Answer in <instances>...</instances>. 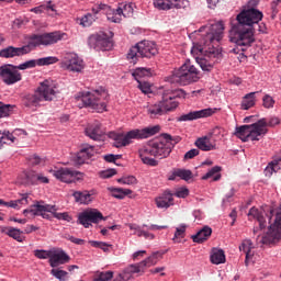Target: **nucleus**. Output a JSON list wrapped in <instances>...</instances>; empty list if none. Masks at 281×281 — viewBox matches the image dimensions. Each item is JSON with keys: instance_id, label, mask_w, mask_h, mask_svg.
<instances>
[{"instance_id": "nucleus-1", "label": "nucleus", "mask_w": 281, "mask_h": 281, "mask_svg": "<svg viewBox=\"0 0 281 281\" xmlns=\"http://www.w3.org/2000/svg\"><path fill=\"white\" fill-rule=\"evenodd\" d=\"M223 32H225V24L218 21L189 34V38L193 41L191 54L202 71H212L214 65L221 60V49L214 45L221 43Z\"/></svg>"}, {"instance_id": "nucleus-2", "label": "nucleus", "mask_w": 281, "mask_h": 281, "mask_svg": "<svg viewBox=\"0 0 281 281\" xmlns=\"http://www.w3.org/2000/svg\"><path fill=\"white\" fill-rule=\"evenodd\" d=\"M263 16L262 11L255 8L244 10L237 14V23L233 24L229 31L231 43L240 47L241 52H247L248 47L256 41L251 26L260 23Z\"/></svg>"}, {"instance_id": "nucleus-3", "label": "nucleus", "mask_w": 281, "mask_h": 281, "mask_svg": "<svg viewBox=\"0 0 281 281\" xmlns=\"http://www.w3.org/2000/svg\"><path fill=\"white\" fill-rule=\"evenodd\" d=\"M58 95V82L52 79H45L35 89L33 94H27L23 99V104L26 109L36 111L42 102H52Z\"/></svg>"}, {"instance_id": "nucleus-4", "label": "nucleus", "mask_w": 281, "mask_h": 281, "mask_svg": "<svg viewBox=\"0 0 281 281\" xmlns=\"http://www.w3.org/2000/svg\"><path fill=\"white\" fill-rule=\"evenodd\" d=\"M76 100L81 102V104H79L80 109L86 106L87 109L97 111V113H104V111H106V103L109 102V92L103 88L79 92L76 95Z\"/></svg>"}, {"instance_id": "nucleus-5", "label": "nucleus", "mask_w": 281, "mask_h": 281, "mask_svg": "<svg viewBox=\"0 0 281 281\" xmlns=\"http://www.w3.org/2000/svg\"><path fill=\"white\" fill-rule=\"evenodd\" d=\"M157 44L151 41H142L132 46L127 52V60L133 65H137V60L140 58H153L158 54Z\"/></svg>"}, {"instance_id": "nucleus-6", "label": "nucleus", "mask_w": 281, "mask_h": 281, "mask_svg": "<svg viewBox=\"0 0 281 281\" xmlns=\"http://www.w3.org/2000/svg\"><path fill=\"white\" fill-rule=\"evenodd\" d=\"M60 41H67V33L63 31H54L43 34H33L29 37V45L31 46V52L43 45L44 47H49L60 43Z\"/></svg>"}, {"instance_id": "nucleus-7", "label": "nucleus", "mask_w": 281, "mask_h": 281, "mask_svg": "<svg viewBox=\"0 0 281 281\" xmlns=\"http://www.w3.org/2000/svg\"><path fill=\"white\" fill-rule=\"evenodd\" d=\"M172 78L173 82H178L186 87V85H192V82H196L199 80V69L192 65L190 59H187L179 69L173 71Z\"/></svg>"}, {"instance_id": "nucleus-8", "label": "nucleus", "mask_w": 281, "mask_h": 281, "mask_svg": "<svg viewBox=\"0 0 281 281\" xmlns=\"http://www.w3.org/2000/svg\"><path fill=\"white\" fill-rule=\"evenodd\" d=\"M235 135L241 142H260L265 137V130L262 123L255 122L250 125L236 127Z\"/></svg>"}, {"instance_id": "nucleus-9", "label": "nucleus", "mask_w": 281, "mask_h": 281, "mask_svg": "<svg viewBox=\"0 0 281 281\" xmlns=\"http://www.w3.org/2000/svg\"><path fill=\"white\" fill-rule=\"evenodd\" d=\"M187 95L188 94L183 89L172 90L170 88H165L162 90V97L160 100V104L165 113H170L171 111H175L179 106V101H177V98L186 99Z\"/></svg>"}, {"instance_id": "nucleus-10", "label": "nucleus", "mask_w": 281, "mask_h": 281, "mask_svg": "<svg viewBox=\"0 0 281 281\" xmlns=\"http://www.w3.org/2000/svg\"><path fill=\"white\" fill-rule=\"evenodd\" d=\"M281 238V204L277 209L276 218L273 225L269 226L268 233L263 235L261 238L260 236L257 237V243L259 245H274Z\"/></svg>"}, {"instance_id": "nucleus-11", "label": "nucleus", "mask_w": 281, "mask_h": 281, "mask_svg": "<svg viewBox=\"0 0 281 281\" xmlns=\"http://www.w3.org/2000/svg\"><path fill=\"white\" fill-rule=\"evenodd\" d=\"M144 153L151 157H156L157 159H166V157L170 156L172 149L166 142L151 140L144 147Z\"/></svg>"}, {"instance_id": "nucleus-12", "label": "nucleus", "mask_w": 281, "mask_h": 281, "mask_svg": "<svg viewBox=\"0 0 281 281\" xmlns=\"http://www.w3.org/2000/svg\"><path fill=\"white\" fill-rule=\"evenodd\" d=\"M0 78L4 85L11 87L23 80V75L19 71V68L12 64H4L0 66Z\"/></svg>"}, {"instance_id": "nucleus-13", "label": "nucleus", "mask_w": 281, "mask_h": 281, "mask_svg": "<svg viewBox=\"0 0 281 281\" xmlns=\"http://www.w3.org/2000/svg\"><path fill=\"white\" fill-rule=\"evenodd\" d=\"M88 45L95 52H110L113 49V41L106 35V33H95L89 36Z\"/></svg>"}, {"instance_id": "nucleus-14", "label": "nucleus", "mask_w": 281, "mask_h": 281, "mask_svg": "<svg viewBox=\"0 0 281 281\" xmlns=\"http://www.w3.org/2000/svg\"><path fill=\"white\" fill-rule=\"evenodd\" d=\"M160 127L158 125L145 127L142 130H132L125 134V140H127V146L133 144V139H148L153 135L159 133Z\"/></svg>"}, {"instance_id": "nucleus-15", "label": "nucleus", "mask_w": 281, "mask_h": 281, "mask_svg": "<svg viewBox=\"0 0 281 281\" xmlns=\"http://www.w3.org/2000/svg\"><path fill=\"white\" fill-rule=\"evenodd\" d=\"M100 221H104V216L98 209H90L83 211L78 216V224L83 225L86 228L91 227V223H100Z\"/></svg>"}, {"instance_id": "nucleus-16", "label": "nucleus", "mask_w": 281, "mask_h": 281, "mask_svg": "<svg viewBox=\"0 0 281 281\" xmlns=\"http://www.w3.org/2000/svg\"><path fill=\"white\" fill-rule=\"evenodd\" d=\"M47 212H56V206L49 204H41L37 202L36 204H33L29 209L24 210L23 214L24 216H42V218H49Z\"/></svg>"}, {"instance_id": "nucleus-17", "label": "nucleus", "mask_w": 281, "mask_h": 281, "mask_svg": "<svg viewBox=\"0 0 281 281\" xmlns=\"http://www.w3.org/2000/svg\"><path fill=\"white\" fill-rule=\"evenodd\" d=\"M216 113V109L206 108L198 111H191L187 114H182L177 117V122H194V120H201L203 117H211Z\"/></svg>"}, {"instance_id": "nucleus-18", "label": "nucleus", "mask_w": 281, "mask_h": 281, "mask_svg": "<svg viewBox=\"0 0 281 281\" xmlns=\"http://www.w3.org/2000/svg\"><path fill=\"white\" fill-rule=\"evenodd\" d=\"M52 172L53 177L63 183H74L76 182V179H78V176L81 175L79 171L67 167L53 170Z\"/></svg>"}, {"instance_id": "nucleus-19", "label": "nucleus", "mask_w": 281, "mask_h": 281, "mask_svg": "<svg viewBox=\"0 0 281 281\" xmlns=\"http://www.w3.org/2000/svg\"><path fill=\"white\" fill-rule=\"evenodd\" d=\"M63 65L68 71H75L77 74H80L85 69V61L75 53L67 54L63 60Z\"/></svg>"}, {"instance_id": "nucleus-20", "label": "nucleus", "mask_w": 281, "mask_h": 281, "mask_svg": "<svg viewBox=\"0 0 281 281\" xmlns=\"http://www.w3.org/2000/svg\"><path fill=\"white\" fill-rule=\"evenodd\" d=\"M32 52L30 42L21 47L8 46L0 50V58H14L16 56H25Z\"/></svg>"}, {"instance_id": "nucleus-21", "label": "nucleus", "mask_w": 281, "mask_h": 281, "mask_svg": "<svg viewBox=\"0 0 281 281\" xmlns=\"http://www.w3.org/2000/svg\"><path fill=\"white\" fill-rule=\"evenodd\" d=\"M71 260V257L66 254L63 249H53L50 250V259L48 260L49 266L53 269L60 267V265H67Z\"/></svg>"}, {"instance_id": "nucleus-22", "label": "nucleus", "mask_w": 281, "mask_h": 281, "mask_svg": "<svg viewBox=\"0 0 281 281\" xmlns=\"http://www.w3.org/2000/svg\"><path fill=\"white\" fill-rule=\"evenodd\" d=\"M85 133L87 137L93 139V142H100L102 140V137H104V131H102V123H100V121H94L88 124Z\"/></svg>"}, {"instance_id": "nucleus-23", "label": "nucleus", "mask_w": 281, "mask_h": 281, "mask_svg": "<svg viewBox=\"0 0 281 281\" xmlns=\"http://www.w3.org/2000/svg\"><path fill=\"white\" fill-rule=\"evenodd\" d=\"M93 155H95V147L89 144H83L81 145L79 153H77L76 164H78V166H82V164H87Z\"/></svg>"}, {"instance_id": "nucleus-24", "label": "nucleus", "mask_w": 281, "mask_h": 281, "mask_svg": "<svg viewBox=\"0 0 281 281\" xmlns=\"http://www.w3.org/2000/svg\"><path fill=\"white\" fill-rule=\"evenodd\" d=\"M150 75V70L146 69V68H137L136 70H134V72L132 74V76L135 78V80L138 82V89L145 93L148 94L150 93V83L146 82V81H140L139 78H144L146 76Z\"/></svg>"}, {"instance_id": "nucleus-25", "label": "nucleus", "mask_w": 281, "mask_h": 281, "mask_svg": "<svg viewBox=\"0 0 281 281\" xmlns=\"http://www.w3.org/2000/svg\"><path fill=\"white\" fill-rule=\"evenodd\" d=\"M98 194V191L95 189H92L90 191H75L72 193V196L76 201V203H79L80 205H89L93 201V196Z\"/></svg>"}, {"instance_id": "nucleus-26", "label": "nucleus", "mask_w": 281, "mask_h": 281, "mask_svg": "<svg viewBox=\"0 0 281 281\" xmlns=\"http://www.w3.org/2000/svg\"><path fill=\"white\" fill-rule=\"evenodd\" d=\"M248 216L249 218H256V221H258L260 229L267 228V221L271 223V217L266 215L265 211H259L256 207L249 210Z\"/></svg>"}, {"instance_id": "nucleus-27", "label": "nucleus", "mask_w": 281, "mask_h": 281, "mask_svg": "<svg viewBox=\"0 0 281 281\" xmlns=\"http://www.w3.org/2000/svg\"><path fill=\"white\" fill-rule=\"evenodd\" d=\"M173 194L170 191H165L162 194L155 199L156 206L159 210H168V207L175 205Z\"/></svg>"}, {"instance_id": "nucleus-28", "label": "nucleus", "mask_w": 281, "mask_h": 281, "mask_svg": "<svg viewBox=\"0 0 281 281\" xmlns=\"http://www.w3.org/2000/svg\"><path fill=\"white\" fill-rule=\"evenodd\" d=\"M103 10V14H105L108 21H110V23H122V13L119 9V7L116 9L111 8V5H102L101 7Z\"/></svg>"}, {"instance_id": "nucleus-29", "label": "nucleus", "mask_w": 281, "mask_h": 281, "mask_svg": "<svg viewBox=\"0 0 281 281\" xmlns=\"http://www.w3.org/2000/svg\"><path fill=\"white\" fill-rule=\"evenodd\" d=\"M128 228L131 232H134V236H138V238H145L146 240H155V234L146 231V226L137 225V224H128Z\"/></svg>"}, {"instance_id": "nucleus-30", "label": "nucleus", "mask_w": 281, "mask_h": 281, "mask_svg": "<svg viewBox=\"0 0 281 281\" xmlns=\"http://www.w3.org/2000/svg\"><path fill=\"white\" fill-rule=\"evenodd\" d=\"M194 144L199 150H203L204 153L216 150V144H213L207 136L198 138Z\"/></svg>"}, {"instance_id": "nucleus-31", "label": "nucleus", "mask_w": 281, "mask_h": 281, "mask_svg": "<svg viewBox=\"0 0 281 281\" xmlns=\"http://www.w3.org/2000/svg\"><path fill=\"white\" fill-rule=\"evenodd\" d=\"M26 179H27V183H31L32 186H38V183H49V178L36 171L27 172Z\"/></svg>"}, {"instance_id": "nucleus-32", "label": "nucleus", "mask_w": 281, "mask_h": 281, "mask_svg": "<svg viewBox=\"0 0 281 281\" xmlns=\"http://www.w3.org/2000/svg\"><path fill=\"white\" fill-rule=\"evenodd\" d=\"M254 243H251V239H244L239 245V251H244V254H246V266L249 265V260H251V258L254 257V252H251Z\"/></svg>"}, {"instance_id": "nucleus-33", "label": "nucleus", "mask_w": 281, "mask_h": 281, "mask_svg": "<svg viewBox=\"0 0 281 281\" xmlns=\"http://www.w3.org/2000/svg\"><path fill=\"white\" fill-rule=\"evenodd\" d=\"M212 236V228L210 226H204L195 235H192L191 238L193 243H205L207 238Z\"/></svg>"}, {"instance_id": "nucleus-34", "label": "nucleus", "mask_w": 281, "mask_h": 281, "mask_svg": "<svg viewBox=\"0 0 281 281\" xmlns=\"http://www.w3.org/2000/svg\"><path fill=\"white\" fill-rule=\"evenodd\" d=\"M29 199H30V195L27 193H24L22 194L21 199L11 200L4 203V206L12 207L13 210H21L23 205H27V203H30Z\"/></svg>"}, {"instance_id": "nucleus-35", "label": "nucleus", "mask_w": 281, "mask_h": 281, "mask_svg": "<svg viewBox=\"0 0 281 281\" xmlns=\"http://www.w3.org/2000/svg\"><path fill=\"white\" fill-rule=\"evenodd\" d=\"M256 93L258 92H250L243 98L240 103V109L243 111H249V109H252V106H256Z\"/></svg>"}, {"instance_id": "nucleus-36", "label": "nucleus", "mask_w": 281, "mask_h": 281, "mask_svg": "<svg viewBox=\"0 0 281 281\" xmlns=\"http://www.w3.org/2000/svg\"><path fill=\"white\" fill-rule=\"evenodd\" d=\"M260 123L265 130V133H263V137H265V135H267L269 133V128H267V127L269 126L270 128H273V126H278V124H280V117L271 116L269 120L263 117V119H260L257 121V124H260Z\"/></svg>"}, {"instance_id": "nucleus-37", "label": "nucleus", "mask_w": 281, "mask_h": 281, "mask_svg": "<svg viewBox=\"0 0 281 281\" xmlns=\"http://www.w3.org/2000/svg\"><path fill=\"white\" fill-rule=\"evenodd\" d=\"M159 260V251L153 252L149 257H147L145 260L138 262V267L142 270V273H144V269L146 267H155Z\"/></svg>"}, {"instance_id": "nucleus-38", "label": "nucleus", "mask_w": 281, "mask_h": 281, "mask_svg": "<svg viewBox=\"0 0 281 281\" xmlns=\"http://www.w3.org/2000/svg\"><path fill=\"white\" fill-rule=\"evenodd\" d=\"M109 137L110 139H113V146H115V148H123L124 146H128L126 134L111 132Z\"/></svg>"}, {"instance_id": "nucleus-39", "label": "nucleus", "mask_w": 281, "mask_h": 281, "mask_svg": "<svg viewBox=\"0 0 281 281\" xmlns=\"http://www.w3.org/2000/svg\"><path fill=\"white\" fill-rule=\"evenodd\" d=\"M281 170V156L273 158L271 162L265 168L266 177H271L273 172Z\"/></svg>"}, {"instance_id": "nucleus-40", "label": "nucleus", "mask_w": 281, "mask_h": 281, "mask_svg": "<svg viewBox=\"0 0 281 281\" xmlns=\"http://www.w3.org/2000/svg\"><path fill=\"white\" fill-rule=\"evenodd\" d=\"M221 170H223L221 166L212 167L204 176H202V180L207 181V179H213V181H221Z\"/></svg>"}, {"instance_id": "nucleus-41", "label": "nucleus", "mask_w": 281, "mask_h": 281, "mask_svg": "<svg viewBox=\"0 0 281 281\" xmlns=\"http://www.w3.org/2000/svg\"><path fill=\"white\" fill-rule=\"evenodd\" d=\"M225 251L223 249L214 248L211 254L212 265H225Z\"/></svg>"}, {"instance_id": "nucleus-42", "label": "nucleus", "mask_w": 281, "mask_h": 281, "mask_svg": "<svg viewBox=\"0 0 281 281\" xmlns=\"http://www.w3.org/2000/svg\"><path fill=\"white\" fill-rule=\"evenodd\" d=\"M109 192L112 193V196L114 199H124L126 196H128V194H133V191L131 189H122V188H113V187H110L108 188Z\"/></svg>"}, {"instance_id": "nucleus-43", "label": "nucleus", "mask_w": 281, "mask_h": 281, "mask_svg": "<svg viewBox=\"0 0 281 281\" xmlns=\"http://www.w3.org/2000/svg\"><path fill=\"white\" fill-rule=\"evenodd\" d=\"M147 111L150 117H160L161 115H166V111L164 110L160 101L158 103L149 105Z\"/></svg>"}, {"instance_id": "nucleus-44", "label": "nucleus", "mask_w": 281, "mask_h": 281, "mask_svg": "<svg viewBox=\"0 0 281 281\" xmlns=\"http://www.w3.org/2000/svg\"><path fill=\"white\" fill-rule=\"evenodd\" d=\"M135 4L133 3H120L119 4V11H121V15L123 16V19H131V16H133V12Z\"/></svg>"}, {"instance_id": "nucleus-45", "label": "nucleus", "mask_w": 281, "mask_h": 281, "mask_svg": "<svg viewBox=\"0 0 281 281\" xmlns=\"http://www.w3.org/2000/svg\"><path fill=\"white\" fill-rule=\"evenodd\" d=\"M88 243L91 247H94V249H101L104 254H110L111 249H113V245L105 241L89 240Z\"/></svg>"}, {"instance_id": "nucleus-46", "label": "nucleus", "mask_w": 281, "mask_h": 281, "mask_svg": "<svg viewBox=\"0 0 281 281\" xmlns=\"http://www.w3.org/2000/svg\"><path fill=\"white\" fill-rule=\"evenodd\" d=\"M97 20L98 15H94L93 13H87L80 18L79 25H82V27H91V25H93Z\"/></svg>"}, {"instance_id": "nucleus-47", "label": "nucleus", "mask_w": 281, "mask_h": 281, "mask_svg": "<svg viewBox=\"0 0 281 281\" xmlns=\"http://www.w3.org/2000/svg\"><path fill=\"white\" fill-rule=\"evenodd\" d=\"M188 229V225L180 224L176 227V232L173 235V243H181V238H186V231Z\"/></svg>"}, {"instance_id": "nucleus-48", "label": "nucleus", "mask_w": 281, "mask_h": 281, "mask_svg": "<svg viewBox=\"0 0 281 281\" xmlns=\"http://www.w3.org/2000/svg\"><path fill=\"white\" fill-rule=\"evenodd\" d=\"M148 155L150 154H146L144 148L139 151V157L143 164H145V166H151L153 168H155V166H159V161L155 158L148 157Z\"/></svg>"}, {"instance_id": "nucleus-49", "label": "nucleus", "mask_w": 281, "mask_h": 281, "mask_svg": "<svg viewBox=\"0 0 281 281\" xmlns=\"http://www.w3.org/2000/svg\"><path fill=\"white\" fill-rule=\"evenodd\" d=\"M14 142H16L14 134L10 132H0V148H3L4 144H14Z\"/></svg>"}, {"instance_id": "nucleus-50", "label": "nucleus", "mask_w": 281, "mask_h": 281, "mask_svg": "<svg viewBox=\"0 0 281 281\" xmlns=\"http://www.w3.org/2000/svg\"><path fill=\"white\" fill-rule=\"evenodd\" d=\"M23 232L18 228L9 227L7 228L5 235L10 236V238H13L14 240H18V243H23V236H21Z\"/></svg>"}, {"instance_id": "nucleus-51", "label": "nucleus", "mask_w": 281, "mask_h": 281, "mask_svg": "<svg viewBox=\"0 0 281 281\" xmlns=\"http://www.w3.org/2000/svg\"><path fill=\"white\" fill-rule=\"evenodd\" d=\"M37 67H45L47 65H56L58 63V57L48 56L36 59Z\"/></svg>"}, {"instance_id": "nucleus-52", "label": "nucleus", "mask_w": 281, "mask_h": 281, "mask_svg": "<svg viewBox=\"0 0 281 281\" xmlns=\"http://www.w3.org/2000/svg\"><path fill=\"white\" fill-rule=\"evenodd\" d=\"M50 274L58 281H67L69 279V272L60 269H52Z\"/></svg>"}, {"instance_id": "nucleus-53", "label": "nucleus", "mask_w": 281, "mask_h": 281, "mask_svg": "<svg viewBox=\"0 0 281 281\" xmlns=\"http://www.w3.org/2000/svg\"><path fill=\"white\" fill-rule=\"evenodd\" d=\"M12 111H14V105L5 104L0 101V117H9Z\"/></svg>"}, {"instance_id": "nucleus-54", "label": "nucleus", "mask_w": 281, "mask_h": 281, "mask_svg": "<svg viewBox=\"0 0 281 281\" xmlns=\"http://www.w3.org/2000/svg\"><path fill=\"white\" fill-rule=\"evenodd\" d=\"M15 67H18V70L20 71H25V69H34V67H38V64L36 59H30Z\"/></svg>"}, {"instance_id": "nucleus-55", "label": "nucleus", "mask_w": 281, "mask_h": 281, "mask_svg": "<svg viewBox=\"0 0 281 281\" xmlns=\"http://www.w3.org/2000/svg\"><path fill=\"white\" fill-rule=\"evenodd\" d=\"M176 175L183 181H190L192 179V171L190 169H176Z\"/></svg>"}, {"instance_id": "nucleus-56", "label": "nucleus", "mask_w": 281, "mask_h": 281, "mask_svg": "<svg viewBox=\"0 0 281 281\" xmlns=\"http://www.w3.org/2000/svg\"><path fill=\"white\" fill-rule=\"evenodd\" d=\"M262 106L263 109H273L276 106V99L270 94H265L262 97Z\"/></svg>"}, {"instance_id": "nucleus-57", "label": "nucleus", "mask_w": 281, "mask_h": 281, "mask_svg": "<svg viewBox=\"0 0 281 281\" xmlns=\"http://www.w3.org/2000/svg\"><path fill=\"white\" fill-rule=\"evenodd\" d=\"M35 258H38L40 260H50L52 259V250H43V249H36L34 251Z\"/></svg>"}, {"instance_id": "nucleus-58", "label": "nucleus", "mask_w": 281, "mask_h": 281, "mask_svg": "<svg viewBox=\"0 0 281 281\" xmlns=\"http://www.w3.org/2000/svg\"><path fill=\"white\" fill-rule=\"evenodd\" d=\"M113 280V271L98 272L92 281H111Z\"/></svg>"}, {"instance_id": "nucleus-59", "label": "nucleus", "mask_w": 281, "mask_h": 281, "mask_svg": "<svg viewBox=\"0 0 281 281\" xmlns=\"http://www.w3.org/2000/svg\"><path fill=\"white\" fill-rule=\"evenodd\" d=\"M167 1H169L171 8H176L177 10H181L190 5V2L188 0H167Z\"/></svg>"}, {"instance_id": "nucleus-60", "label": "nucleus", "mask_w": 281, "mask_h": 281, "mask_svg": "<svg viewBox=\"0 0 281 281\" xmlns=\"http://www.w3.org/2000/svg\"><path fill=\"white\" fill-rule=\"evenodd\" d=\"M154 5L158 10H172V7L168 0H154Z\"/></svg>"}, {"instance_id": "nucleus-61", "label": "nucleus", "mask_w": 281, "mask_h": 281, "mask_svg": "<svg viewBox=\"0 0 281 281\" xmlns=\"http://www.w3.org/2000/svg\"><path fill=\"white\" fill-rule=\"evenodd\" d=\"M53 214L54 218H57V221H66V223H71V217L69 213L64 212V213H58L55 211L50 212Z\"/></svg>"}, {"instance_id": "nucleus-62", "label": "nucleus", "mask_w": 281, "mask_h": 281, "mask_svg": "<svg viewBox=\"0 0 281 281\" xmlns=\"http://www.w3.org/2000/svg\"><path fill=\"white\" fill-rule=\"evenodd\" d=\"M117 181L123 186H135V183H137V178H135L134 176H127L120 178Z\"/></svg>"}, {"instance_id": "nucleus-63", "label": "nucleus", "mask_w": 281, "mask_h": 281, "mask_svg": "<svg viewBox=\"0 0 281 281\" xmlns=\"http://www.w3.org/2000/svg\"><path fill=\"white\" fill-rule=\"evenodd\" d=\"M189 195L190 190H188V188H180L173 193V196H177L178 199H186Z\"/></svg>"}, {"instance_id": "nucleus-64", "label": "nucleus", "mask_w": 281, "mask_h": 281, "mask_svg": "<svg viewBox=\"0 0 281 281\" xmlns=\"http://www.w3.org/2000/svg\"><path fill=\"white\" fill-rule=\"evenodd\" d=\"M199 153H200V151H199V149H196V148L190 149L189 151H187V153L184 154L183 160H184V161H188V160H190V159H194V157H198Z\"/></svg>"}]
</instances>
